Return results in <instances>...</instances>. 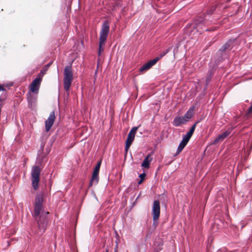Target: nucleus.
<instances>
[{"label":"nucleus","mask_w":252,"mask_h":252,"mask_svg":"<svg viewBox=\"0 0 252 252\" xmlns=\"http://www.w3.org/2000/svg\"><path fill=\"white\" fill-rule=\"evenodd\" d=\"M152 214L153 215V220H157L160 215V203L158 200H155L152 207Z\"/></svg>","instance_id":"nucleus-5"},{"label":"nucleus","mask_w":252,"mask_h":252,"mask_svg":"<svg viewBox=\"0 0 252 252\" xmlns=\"http://www.w3.org/2000/svg\"><path fill=\"white\" fill-rule=\"evenodd\" d=\"M28 101L29 103L30 102L32 103L33 101L31 96V94H30V95L28 96Z\"/></svg>","instance_id":"nucleus-25"},{"label":"nucleus","mask_w":252,"mask_h":252,"mask_svg":"<svg viewBox=\"0 0 252 252\" xmlns=\"http://www.w3.org/2000/svg\"><path fill=\"white\" fill-rule=\"evenodd\" d=\"M109 23L108 21L107 20L104 21L102 24L99 34L98 56H100L101 52L104 50L103 45L105 44V41L108 35L109 32Z\"/></svg>","instance_id":"nucleus-2"},{"label":"nucleus","mask_w":252,"mask_h":252,"mask_svg":"<svg viewBox=\"0 0 252 252\" xmlns=\"http://www.w3.org/2000/svg\"><path fill=\"white\" fill-rule=\"evenodd\" d=\"M99 180L98 174L93 173L91 180L90 182V186H92L94 183L97 184Z\"/></svg>","instance_id":"nucleus-14"},{"label":"nucleus","mask_w":252,"mask_h":252,"mask_svg":"<svg viewBox=\"0 0 252 252\" xmlns=\"http://www.w3.org/2000/svg\"><path fill=\"white\" fill-rule=\"evenodd\" d=\"M159 60V58H158L157 57L156 58H155V59H154L153 60H152L148 62V63H149V64H151V65L152 66H153L154 65H155L157 62Z\"/></svg>","instance_id":"nucleus-20"},{"label":"nucleus","mask_w":252,"mask_h":252,"mask_svg":"<svg viewBox=\"0 0 252 252\" xmlns=\"http://www.w3.org/2000/svg\"><path fill=\"white\" fill-rule=\"evenodd\" d=\"M232 41H229L228 42H227L225 44H224L223 46V50L225 51L227 49H228L229 46H230V44H231Z\"/></svg>","instance_id":"nucleus-22"},{"label":"nucleus","mask_w":252,"mask_h":252,"mask_svg":"<svg viewBox=\"0 0 252 252\" xmlns=\"http://www.w3.org/2000/svg\"><path fill=\"white\" fill-rule=\"evenodd\" d=\"M143 180H142V179H140V180L138 181V185L141 184L142 183Z\"/></svg>","instance_id":"nucleus-29"},{"label":"nucleus","mask_w":252,"mask_h":252,"mask_svg":"<svg viewBox=\"0 0 252 252\" xmlns=\"http://www.w3.org/2000/svg\"><path fill=\"white\" fill-rule=\"evenodd\" d=\"M187 142H185L183 140H182L177 149L176 154H180L181 152V151L183 150V149L185 148V147L187 145Z\"/></svg>","instance_id":"nucleus-16"},{"label":"nucleus","mask_w":252,"mask_h":252,"mask_svg":"<svg viewBox=\"0 0 252 252\" xmlns=\"http://www.w3.org/2000/svg\"><path fill=\"white\" fill-rule=\"evenodd\" d=\"M197 124V122H196L195 124H194L190 128V130H189L190 132H191L192 133H193L194 130H195V127H196V124Z\"/></svg>","instance_id":"nucleus-24"},{"label":"nucleus","mask_w":252,"mask_h":252,"mask_svg":"<svg viewBox=\"0 0 252 252\" xmlns=\"http://www.w3.org/2000/svg\"><path fill=\"white\" fill-rule=\"evenodd\" d=\"M108 252V249H106V252Z\"/></svg>","instance_id":"nucleus-30"},{"label":"nucleus","mask_w":252,"mask_h":252,"mask_svg":"<svg viewBox=\"0 0 252 252\" xmlns=\"http://www.w3.org/2000/svg\"><path fill=\"white\" fill-rule=\"evenodd\" d=\"M190 138H191L190 137H189L188 135L186 134V135H184L183 136L182 140L184 141L185 142H186L188 143V142Z\"/></svg>","instance_id":"nucleus-23"},{"label":"nucleus","mask_w":252,"mask_h":252,"mask_svg":"<svg viewBox=\"0 0 252 252\" xmlns=\"http://www.w3.org/2000/svg\"><path fill=\"white\" fill-rule=\"evenodd\" d=\"M151 160L152 159L150 158L149 155L146 156L142 163L141 166L144 168H149Z\"/></svg>","instance_id":"nucleus-13"},{"label":"nucleus","mask_w":252,"mask_h":252,"mask_svg":"<svg viewBox=\"0 0 252 252\" xmlns=\"http://www.w3.org/2000/svg\"><path fill=\"white\" fill-rule=\"evenodd\" d=\"M232 131L231 128L228 129L226 131L220 134L213 141V144L216 145L218 143L222 142L226 137H227Z\"/></svg>","instance_id":"nucleus-7"},{"label":"nucleus","mask_w":252,"mask_h":252,"mask_svg":"<svg viewBox=\"0 0 252 252\" xmlns=\"http://www.w3.org/2000/svg\"><path fill=\"white\" fill-rule=\"evenodd\" d=\"M171 47H169L168 49H166L164 50H163L162 52H161L159 55L157 57L158 58H159V60H160L161 58H162L164 56H165L171 49Z\"/></svg>","instance_id":"nucleus-17"},{"label":"nucleus","mask_w":252,"mask_h":252,"mask_svg":"<svg viewBox=\"0 0 252 252\" xmlns=\"http://www.w3.org/2000/svg\"><path fill=\"white\" fill-rule=\"evenodd\" d=\"M43 196L41 194L37 195L35 199L33 216L37 222L39 232L42 234L46 228V215L49 212L43 210L42 207Z\"/></svg>","instance_id":"nucleus-1"},{"label":"nucleus","mask_w":252,"mask_h":252,"mask_svg":"<svg viewBox=\"0 0 252 252\" xmlns=\"http://www.w3.org/2000/svg\"><path fill=\"white\" fill-rule=\"evenodd\" d=\"M101 161H99L97 163L96 166L95 167V168H94V170L93 173L98 174L99 171L100 167V165H101Z\"/></svg>","instance_id":"nucleus-19"},{"label":"nucleus","mask_w":252,"mask_h":252,"mask_svg":"<svg viewBox=\"0 0 252 252\" xmlns=\"http://www.w3.org/2000/svg\"><path fill=\"white\" fill-rule=\"evenodd\" d=\"M193 28L196 29L197 31L201 33L203 31H208L207 29L204 28V24L202 21L199 22H196L192 24Z\"/></svg>","instance_id":"nucleus-10"},{"label":"nucleus","mask_w":252,"mask_h":252,"mask_svg":"<svg viewBox=\"0 0 252 252\" xmlns=\"http://www.w3.org/2000/svg\"><path fill=\"white\" fill-rule=\"evenodd\" d=\"M187 135H188V136H189V137H191L192 135L193 134V133H192L191 132H190L189 131V132H188L187 133H186Z\"/></svg>","instance_id":"nucleus-27"},{"label":"nucleus","mask_w":252,"mask_h":252,"mask_svg":"<svg viewBox=\"0 0 252 252\" xmlns=\"http://www.w3.org/2000/svg\"><path fill=\"white\" fill-rule=\"evenodd\" d=\"M252 111V104L249 108V112H251Z\"/></svg>","instance_id":"nucleus-28"},{"label":"nucleus","mask_w":252,"mask_h":252,"mask_svg":"<svg viewBox=\"0 0 252 252\" xmlns=\"http://www.w3.org/2000/svg\"><path fill=\"white\" fill-rule=\"evenodd\" d=\"M152 66L151 65V64H149V63L148 62L147 63H145L140 67V71L147 70L149 69Z\"/></svg>","instance_id":"nucleus-18"},{"label":"nucleus","mask_w":252,"mask_h":252,"mask_svg":"<svg viewBox=\"0 0 252 252\" xmlns=\"http://www.w3.org/2000/svg\"><path fill=\"white\" fill-rule=\"evenodd\" d=\"M187 122L183 116H176L173 120V125L175 126H179Z\"/></svg>","instance_id":"nucleus-9"},{"label":"nucleus","mask_w":252,"mask_h":252,"mask_svg":"<svg viewBox=\"0 0 252 252\" xmlns=\"http://www.w3.org/2000/svg\"><path fill=\"white\" fill-rule=\"evenodd\" d=\"M145 176V173L141 174H140V175H139V177L141 178V179H142V180H143V179H144V178Z\"/></svg>","instance_id":"nucleus-26"},{"label":"nucleus","mask_w":252,"mask_h":252,"mask_svg":"<svg viewBox=\"0 0 252 252\" xmlns=\"http://www.w3.org/2000/svg\"><path fill=\"white\" fill-rule=\"evenodd\" d=\"M41 172V169L37 165L33 166L31 171V180L32 186L35 190L38 188L39 175Z\"/></svg>","instance_id":"nucleus-4"},{"label":"nucleus","mask_w":252,"mask_h":252,"mask_svg":"<svg viewBox=\"0 0 252 252\" xmlns=\"http://www.w3.org/2000/svg\"><path fill=\"white\" fill-rule=\"evenodd\" d=\"M41 81V78L40 77H37L34 79L31 85L30 91L37 94L38 92Z\"/></svg>","instance_id":"nucleus-6"},{"label":"nucleus","mask_w":252,"mask_h":252,"mask_svg":"<svg viewBox=\"0 0 252 252\" xmlns=\"http://www.w3.org/2000/svg\"><path fill=\"white\" fill-rule=\"evenodd\" d=\"M131 140L130 138H128V140H126V144L125 147V150L127 151L128 149H129L130 145L131 144Z\"/></svg>","instance_id":"nucleus-21"},{"label":"nucleus","mask_w":252,"mask_h":252,"mask_svg":"<svg viewBox=\"0 0 252 252\" xmlns=\"http://www.w3.org/2000/svg\"><path fill=\"white\" fill-rule=\"evenodd\" d=\"M194 109V107L192 106L183 116L184 118L187 121V122L192 118L193 115Z\"/></svg>","instance_id":"nucleus-11"},{"label":"nucleus","mask_w":252,"mask_h":252,"mask_svg":"<svg viewBox=\"0 0 252 252\" xmlns=\"http://www.w3.org/2000/svg\"><path fill=\"white\" fill-rule=\"evenodd\" d=\"M73 80V72L70 66H66L64 69V89L68 92Z\"/></svg>","instance_id":"nucleus-3"},{"label":"nucleus","mask_w":252,"mask_h":252,"mask_svg":"<svg viewBox=\"0 0 252 252\" xmlns=\"http://www.w3.org/2000/svg\"><path fill=\"white\" fill-rule=\"evenodd\" d=\"M55 119L54 112H52L47 120L45 121V129L47 132L49 131L52 126Z\"/></svg>","instance_id":"nucleus-8"},{"label":"nucleus","mask_w":252,"mask_h":252,"mask_svg":"<svg viewBox=\"0 0 252 252\" xmlns=\"http://www.w3.org/2000/svg\"><path fill=\"white\" fill-rule=\"evenodd\" d=\"M137 129H138L137 127H133L130 130V131H129V132L128 134V136H127L126 140H128V138H130L131 140V142H133V141L134 139L135 134L136 131L137 130Z\"/></svg>","instance_id":"nucleus-12"},{"label":"nucleus","mask_w":252,"mask_h":252,"mask_svg":"<svg viewBox=\"0 0 252 252\" xmlns=\"http://www.w3.org/2000/svg\"><path fill=\"white\" fill-rule=\"evenodd\" d=\"M6 98V92L3 86L0 85V102Z\"/></svg>","instance_id":"nucleus-15"}]
</instances>
